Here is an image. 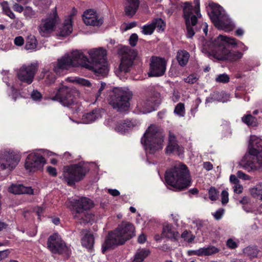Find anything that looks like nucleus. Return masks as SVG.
I'll use <instances>...</instances> for the list:
<instances>
[{"instance_id":"5","label":"nucleus","mask_w":262,"mask_h":262,"mask_svg":"<svg viewBox=\"0 0 262 262\" xmlns=\"http://www.w3.org/2000/svg\"><path fill=\"white\" fill-rule=\"evenodd\" d=\"M91 62H89V69L92 70L98 76L105 77L108 69L106 61V51L102 48L94 49L89 51Z\"/></svg>"},{"instance_id":"41","label":"nucleus","mask_w":262,"mask_h":262,"mask_svg":"<svg viewBox=\"0 0 262 262\" xmlns=\"http://www.w3.org/2000/svg\"><path fill=\"white\" fill-rule=\"evenodd\" d=\"M174 112L180 116H183L185 113L184 104L182 103H178L175 107Z\"/></svg>"},{"instance_id":"37","label":"nucleus","mask_w":262,"mask_h":262,"mask_svg":"<svg viewBox=\"0 0 262 262\" xmlns=\"http://www.w3.org/2000/svg\"><path fill=\"white\" fill-rule=\"evenodd\" d=\"M243 252L245 255L250 258L255 257L258 254V250L255 246H249L244 249Z\"/></svg>"},{"instance_id":"59","label":"nucleus","mask_w":262,"mask_h":262,"mask_svg":"<svg viewBox=\"0 0 262 262\" xmlns=\"http://www.w3.org/2000/svg\"><path fill=\"white\" fill-rule=\"evenodd\" d=\"M243 190V187L240 184H236L234 187V192L239 194L242 193Z\"/></svg>"},{"instance_id":"42","label":"nucleus","mask_w":262,"mask_h":262,"mask_svg":"<svg viewBox=\"0 0 262 262\" xmlns=\"http://www.w3.org/2000/svg\"><path fill=\"white\" fill-rule=\"evenodd\" d=\"M209 198L212 201H215L218 198L219 191L214 187H211L208 191Z\"/></svg>"},{"instance_id":"51","label":"nucleus","mask_w":262,"mask_h":262,"mask_svg":"<svg viewBox=\"0 0 262 262\" xmlns=\"http://www.w3.org/2000/svg\"><path fill=\"white\" fill-rule=\"evenodd\" d=\"M41 97V94L36 90H34L31 93V98L35 100L40 99Z\"/></svg>"},{"instance_id":"64","label":"nucleus","mask_w":262,"mask_h":262,"mask_svg":"<svg viewBox=\"0 0 262 262\" xmlns=\"http://www.w3.org/2000/svg\"><path fill=\"white\" fill-rule=\"evenodd\" d=\"M230 182L234 184H237L239 183V180L236 178V177L234 175H231L230 177Z\"/></svg>"},{"instance_id":"33","label":"nucleus","mask_w":262,"mask_h":262,"mask_svg":"<svg viewBox=\"0 0 262 262\" xmlns=\"http://www.w3.org/2000/svg\"><path fill=\"white\" fill-rule=\"evenodd\" d=\"M133 126V123L128 120H122L118 122L115 130L119 132H124Z\"/></svg>"},{"instance_id":"3","label":"nucleus","mask_w":262,"mask_h":262,"mask_svg":"<svg viewBox=\"0 0 262 262\" xmlns=\"http://www.w3.org/2000/svg\"><path fill=\"white\" fill-rule=\"evenodd\" d=\"M164 137L162 129L156 125H151L144 133L141 142H144L145 149L148 152L154 154L162 148Z\"/></svg>"},{"instance_id":"13","label":"nucleus","mask_w":262,"mask_h":262,"mask_svg":"<svg viewBox=\"0 0 262 262\" xmlns=\"http://www.w3.org/2000/svg\"><path fill=\"white\" fill-rule=\"evenodd\" d=\"M250 156L246 165L251 169L262 167V140L257 139L254 146L249 150Z\"/></svg>"},{"instance_id":"61","label":"nucleus","mask_w":262,"mask_h":262,"mask_svg":"<svg viewBox=\"0 0 262 262\" xmlns=\"http://www.w3.org/2000/svg\"><path fill=\"white\" fill-rule=\"evenodd\" d=\"M9 252L8 250L0 251V261L7 257Z\"/></svg>"},{"instance_id":"25","label":"nucleus","mask_w":262,"mask_h":262,"mask_svg":"<svg viewBox=\"0 0 262 262\" xmlns=\"http://www.w3.org/2000/svg\"><path fill=\"white\" fill-rule=\"evenodd\" d=\"M179 233L174 231L172 225L165 224L163 227L162 236L167 238L176 240Z\"/></svg>"},{"instance_id":"22","label":"nucleus","mask_w":262,"mask_h":262,"mask_svg":"<svg viewBox=\"0 0 262 262\" xmlns=\"http://www.w3.org/2000/svg\"><path fill=\"white\" fill-rule=\"evenodd\" d=\"M214 44L217 46V47L213 53V57L219 60H226L227 59H224V57H227L229 50L227 49L224 44H222L220 42L217 43L215 41V39L214 40Z\"/></svg>"},{"instance_id":"39","label":"nucleus","mask_w":262,"mask_h":262,"mask_svg":"<svg viewBox=\"0 0 262 262\" xmlns=\"http://www.w3.org/2000/svg\"><path fill=\"white\" fill-rule=\"evenodd\" d=\"M0 4L2 7L4 13L6 15L8 16L11 19H14L15 17L14 14L12 12L10 7H9L7 2H3Z\"/></svg>"},{"instance_id":"24","label":"nucleus","mask_w":262,"mask_h":262,"mask_svg":"<svg viewBox=\"0 0 262 262\" xmlns=\"http://www.w3.org/2000/svg\"><path fill=\"white\" fill-rule=\"evenodd\" d=\"M9 192L15 194H33V190L31 187H25L23 185L12 184L8 189Z\"/></svg>"},{"instance_id":"30","label":"nucleus","mask_w":262,"mask_h":262,"mask_svg":"<svg viewBox=\"0 0 262 262\" xmlns=\"http://www.w3.org/2000/svg\"><path fill=\"white\" fill-rule=\"evenodd\" d=\"M84 23L86 25L100 26L103 23V19L99 18L97 15H93L92 17L83 18Z\"/></svg>"},{"instance_id":"57","label":"nucleus","mask_w":262,"mask_h":262,"mask_svg":"<svg viewBox=\"0 0 262 262\" xmlns=\"http://www.w3.org/2000/svg\"><path fill=\"white\" fill-rule=\"evenodd\" d=\"M251 193L254 196L260 195L261 194V190L257 188H253L251 189Z\"/></svg>"},{"instance_id":"45","label":"nucleus","mask_w":262,"mask_h":262,"mask_svg":"<svg viewBox=\"0 0 262 262\" xmlns=\"http://www.w3.org/2000/svg\"><path fill=\"white\" fill-rule=\"evenodd\" d=\"M154 30L155 26L151 23L148 25L143 26L142 32L144 34L150 35L153 33Z\"/></svg>"},{"instance_id":"9","label":"nucleus","mask_w":262,"mask_h":262,"mask_svg":"<svg viewBox=\"0 0 262 262\" xmlns=\"http://www.w3.org/2000/svg\"><path fill=\"white\" fill-rule=\"evenodd\" d=\"M89 171V167L81 163L65 166L63 180L68 185L72 186L76 183L82 180Z\"/></svg>"},{"instance_id":"12","label":"nucleus","mask_w":262,"mask_h":262,"mask_svg":"<svg viewBox=\"0 0 262 262\" xmlns=\"http://www.w3.org/2000/svg\"><path fill=\"white\" fill-rule=\"evenodd\" d=\"M118 54L121 56L120 71L128 72L137 55V52L129 47L121 46L118 49Z\"/></svg>"},{"instance_id":"2","label":"nucleus","mask_w":262,"mask_h":262,"mask_svg":"<svg viewBox=\"0 0 262 262\" xmlns=\"http://www.w3.org/2000/svg\"><path fill=\"white\" fill-rule=\"evenodd\" d=\"M165 181L168 185L177 190L181 191L186 189L191 183L187 167L182 163L176 164L166 172Z\"/></svg>"},{"instance_id":"54","label":"nucleus","mask_w":262,"mask_h":262,"mask_svg":"<svg viewBox=\"0 0 262 262\" xmlns=\"http://www.w3.org/2000/svg\"><path fill=\"white\" fill-rule=\"evenodd\" d=\"M227 246L231 249H234L237 247V244L232 239H229L227 242Z\"/></svg>"},{"instance_id":"38","label":"nucleus","mask_w":262,"mask_h":262,"mask_svg":"<svg viewBox=\"0 0 262 262\" xmlns=\"http://www.w3.org/2000/svg\"><path fill=\"white\" fill-rule=\"evenodd\" d=\"M243 53L238 51L230 52L229 51L227 57H224V59H227L226 60L230 61H235L238 59H241L243 56Z\"/></svg>"},{"instance_id":"46","label":"nucleus","mask_w":262,"mask_h":262,"mask_svg":"<svg viewBox=\"0 0 262 262\" xmlns=\"http://www.w3.org/2000/svg\"><path fill=\"white\" fill-rule=\"evenodd\" d=\"M138 39V35L135 33L132 34L129 38V44L131 46L135 47L137 45Z\"/></svg>"},{"instance_id":"1","label":"nucleus","mask_w":262,"mask_h":262,"mask_svg":"<svg viewBox=\"0 0 262 262\" xmlns=\"http://www.w3.org/2000/svg\"><path fill=\"white\" fill-rule=\"evenodd\" d=\"M135 235V228L129 223H123L118 228L108 233L102 245V252L104 253L107 250L115 246L124 244Z\"/></svg>"},{"instance_id":"7","label":"nucleus","mask_w":262,"mask_h":262,"mask_svg":"<svg viewBox=\"0 0 262 262\" xmlns=\"http://www.w3.org/2000/svg\"><path fill=\"white\" fill-rule=\"evenodd\" d=\"M209 6L211 9L209 13L210 18L216 28L226 31L232 30L234 28L233 23L225 14L222 7L214 3H210Z\"/></svg>"},{"instance_id":"8","label":"nucleus","mask_w":262,"mask_h":262,"mask_svg":"<svg viewBox=\"0 0 262 262\" xmlns=\"http://www.w3.org/2000/svg\"><path fill=\"white\" fill-rule=\"evenodd\" d=\"M73 206L75 208L73 217L79 223H88L93 220L94 215L88 211L93 206V203L90 199L82 198L76 200L73 202Z\"/></svg>"},{"instance_id":"63","label":"nucleus","mask_w":262,"mask_h":262,"mask_svg":"<svg viewBox=\"0 0 262 262\" xmlns=\"http://www.w3.org/2000/svg\"><path fill=\"white\" fill-rule=\"evenodd\" d=\"M203 167L207 170H210L213 168V165L211 163L206 162L204 163Z\"/></svg>"},{"instance_id":"20","label":"nucleus","mask_w":262,"mask_h":262,"mask_svg":"<svg viewBox=\"0 0 262 262\" xmlns=\"http://www.w3.org/2000/svg\"><path fill=\"white\" fill-rule=\"evenodd\" d=\"M69 55L73 67L81 66L89 69L88 59L83 53L76 50Z\"/></svg>"},{"instance_id":"31","label":"nucleus","mask_w":262,"mask_h":262,"mask_svg":"<svg viewBox=\"0 0 262 262\" xmlns=\"http://www.w3.org/2000/svg\"><path fill=\"white\" fill-rule=\"evenodd\" d=\"M215 41L217 43L219 42L222 44H224L226 47L227 45H231L232 46H235L237 45L236 39L234 38L228 37L226 36L220 35L216 39Z\"/></svg>"},{"instance_id":"27","label":"nucleus","mask_w":262,"mask_h":262,"mask_svg":"<svg viewBox=\"0 0 262 262\" xmlns=\"http://www.w3.org/2000/svg\"><path fill=\"white\" fill-rule=\"evenodd\" d=\"M72 30L71 18H69L66 20L62 27L59 28L58 35L66 37L72 33Z\"/></svg>"},{"instance_id":"47","label":"nucleus","mask_w":262,"mask_h":262,"mask_svg":"<svg viewBox=\"0 0 262 262\" xmlns=\"http://www.w3.org/2000/svg\"><path fill=\"white\" fill-rule=\"evenodd\" d=\"M222 203L223 205L226 204L229 201L228 192L224 190L221 193Z\"/></svg>"},{"instance_id":"34","label":"nucleus","mask_w":262,"mask_h":262,"mask_svg":"<svg viewBox=\"0 0 262 262\" xmlns=\"http://www.w3.org/2000/svg\"><path fill=\"white\" fill-rule=\"evenodd\" d=\"M149 254V251L148 250L139 249L135 255L133 262H143Z\"/></svg>"},{"instance_id":"15","label":"nucleus","mask_w":262,"mask_h":262,"mask_svg":"<svg viewBox=\"0 0 262 262\" xmlns=\"http://www.w3.org/2000/svg\"><path fill=\"white\" fill-rule=\"evenodd\" d=\"M46 161L39 153L33 152L29 154L25 162V168L30 171H35L42 169Z\"/></svg>"},{"instance_id":"14","label":"nucleus","mask_w":262,"mask_h":262,"mask_svg":"<svg viewBox=\"0 0 262 262\" xmlns=\"http://www.w3.org/2000/svg\"><path fill=\"white\" fill-rule=\"evenodd\" d=\"M56 8L46 18L42 19L41 23L38 26V31L42 37H49L54 30L56 25L59 22Z\"/></svg>"},{"instance_id":"44","label":"nucleus","mask_w":262,"mask_h":262,"mask_svg":"<svg viewBox=\"0 0 262 262\" xmlns=\"http://www.w3.org/2000/svg\"><path fill=\"white\" fill-rule=\"evenodd\" d=\"M230 78L227 74H223L218 75L216 78L215 81L220 83H228L229 81Z\"/></svg>"},{"instance_id":"28","label":"nucleus","mask_w":262,"mask_h":262,"mask_svg":"<svg viewBox=\"0 0 262 262\" xmlns=\"http://www.w3.org/2000/svg\"><path fill=\"white\" fill-rule=\"evenodd\" d=\"M100 117L99 110H93L92 111L83 115L82 119L86 123H91Z\"/></svg>"},{"instance_id":"52","label":"nucleus","mask_w":262,"mask_h":262,"mask_svg":"<svg viewBox=\"0 0 262 262\" xmlns=\"http://www.w3.org/2000/svg\"><path fill=\"white\" fill-rule=\"evenodd\" d=\"M24 40L23 37L17 36L14 39V43L17 46H21L24 44Z\"/></svg>"},{"instance_id":"4","label":"nucleus","mask_w":262,"mask_h":262,"mask_svg":"<svg viewBox=\"0 0 262 262\" xmlns=\"http://www.w3.org/2000/svg\"><path fill=\"white\" fill-rule=\"evenodd\" d=\"M132 96V92L128 89L115 88L110 92L108 101L114 109L122 112L129 107Z\"/></svg>"},{"instance_id":"53","label":"nucleus","mask_w":262,"mask_h":262,"mask_svg":"<svg viewBox=\"0 0 262 262\" xmlns=\"http://www.w3.org/2000/svg\"><path fill=\"white\" fill-rule=\"evenodd\" d=\"M93 15H97L96 13H95L93 10H89L85 11L83 15V18L88 17H92Z\"/></svg>"},{"instance_id":"50","label":"nucleus","mask_w":262,"mask_h":262,"mask_svg":"<svg viewBox=\"0 0 262 262\" xmlns=\"http://www.w3.org/2000/svg\"><path fill=\"white\" fill-rule=\"evenodd\" d=\"M224 212V209L223 208H220L213 214V216L216 220H219L222 217Z\"/></svg>"},{"instance_id":"36","label":"nucleus","mask_w":262,"mask_h":262,"mask_svg":"<svg viewBox=\"0 0 262 262\" xmlns=\"http://www.w3.org/2000/svg\"><path fill=\"white\" fill-rule=\"evenodd\" d=\"M242 121L249 126H256L257 124L256 118L251 114H247L242 118Z\"/></svg>"},{"instance_id":"10","label":"nucleus","mask_w":262,"mask_h":262,"mask_svg":"<svg viewBox=\"0 0 262 262\" xmlns=\"http://www.w3.org/2000/svg\"><path fill=\"white\" fill-rule=\"evenodd\" d=\"M38 69V65L37 63L24 64L15 70L16 77L21 83L30 84L34 80Z\"/></svg>"},{"instance_id":"32","label":"nucleus","mask_w":262,"mask_h":262,"mask_svg":"<svg viewBox=\"0 0 262 262\" xmlns=\"http://www.w3.org/2000/svg\"><path fill=\"white\" fill-rule=\"evenodd\" d=\"M189 58L188 52L185 50L179 51L177 52V59L180 65L184 66L188 62Z\"/></svg>"},{"instance_id":"29","label":"nucleus","mask_w":262,"mask_h":262,"mask_svg":"<svg viewBox=\"0 0 262 262\" xmlns=\"http://www.w3.org/2000/svg\"><path fill=\"white\" fill-rule=\"evenodd\" d=\"M82 245L86 248L91 250L94 244V237L93 234L90 233H85L81 239Z\"/></svg>"},{"instance_id":"11","label":"nucleus","mask_w":262,"mask_h":262,"mask_svg":"<svg viewBox=\"0 0 262 262\" xmlns=\"http://www.w3.org/2000/svg\"><path fill=\"white\" fill-rule=\"evenodd\" d=\"M78 95L77 90L62 85L58 88L52 99L59 101L63 106L69 107L74 103L75 97Z\"/></svg>"},{"instance_id":"58","label":"nucleus","mask_w":262,"mask_h":262,"mask_svg":"<svg viewBox=\"0 0 262 262\" xmlns=\"http://www.w3.org/2000/svg\"><path fill=\"white\" fill-rule=\"evenodd\" d=\"M105 86H106V83L105 82H101V86L99 88V90H98V93H97V94L96 95V98L97 99H98V98L100 96V95H101L102 92L103 91V90L104 89Z\"/></svg>"},{"instance_id":"16","label":"nucleus","mask_w":262,"mask_h":262,"mask_svg":"<svg viewBox=\"0 0 262 262\" xmlns=\"http://www.w3.org/2000/svg\"><path fill=\"white\" fill-rule=\"evenodd\" d=\"M166 68V61L165 59L157 56H152L150 58L149 77L161 76L164 75Z\"/></svg>"},{"instance_id":"49","label":"nucleus","mask_w":262,"mask_h":262,"mask_svg":"<svg viewBox=\"0 0 262 262\" xmlns=\"http://www.w3.org/2000/svg\"><path fill=\"white\" fill-rule=\"evenodd\" d=\"M47 171L52 177H56L57 174L56 168L51 166H47Z\"/></svg>"},{"instance_id":"21","label":"nucleus","mask_w":262,"mask_h":262,"mask_svg":"<svg viewBox=\"0 0 262 262\" xmlns=\"http://www.w3.org/2000/svg\"><path fill=\"white\" fill-rule=\"evenodd\" d=\"M71 67L73 66L70 55L66 54L58 59L56 65L54 67L53 71L56 74H58L60 73L61 70H67Z\"/></svg>"},{"instance_id":"35","label":"nucleus","mask_w":262,"mask_h":262,"mask_svg":"<svg viewBox=\"0 0 262 262\" xmlns=\"http://www.w3.org/2000/svg\"><path fill=\"white\" fill-rule=\"evenodd\" d=\"M37 41L34 35H30L26 39L25 48L27 50L34 49L36 48Z\"/></svg>"},{"instance_id":"56","label":"nucleus","mask_w":262,"mask_h":262,"mask_svg":"<svg viewBox=\"0 0 262 262\" xmlns=\"http://www.w3.org/2000/svg\"><path fill=\"white\" fill-rule=\"evenodd\" d=\"M13 8L14 11L18 12L19 13H21V12H23L24 10L23 7L17 3H15L13 5Z\"/></svg>"},{"instance_id":"6","label":"nucleus","mask_w":262,"mask_h":262,"mask_svg":"<svg viewBox=\"0 0 262 262\" xmlns=\"http://www.w3.org/2000/svg\"><path fill=\"white\" fill-rule=\"evenodd\" d=\"M194 6L190 3L185 2L183 7V17L187 30V36L191 38L194 34L192 28L198 23V17H201L199 0H194Z\"/></svg>"},{"instance_id":"23","label":"nucleus","mask_w":262,"mask_h":262,"mask_svg":"<svg viewBox=\"0 0 262 262\" xmlns=\"http://www.w3.org/2000/svg\"><path fill=\"white\" fill-rule=\"evenodd\" d=\"M139 7V0H126L124 6L125 15L130 17H133L136 14Z\"/></svg>"},{"instance_id":"17","label":"nucleus","mask_w":262,"mask_h":262,"mask_svg":"<svg viewBox=\"0 0 262 262\" xmlns=\"http://www.w3.org/2000/svg\"><path fill=\"white\" fill-rule=\"evenodd\" d=\"M49 249L52 253L61 254L68 251V248L66 244L58 237L57 234L49 236L47 241Z\"/></svg>"},{"instance_id":"19","label":"nucleus","mask_w":262,"mask_h":262,"mask_svg":"<svg viewBox=\"0 0 262 262\" xmlns=\"http://www.w3.org/2000/svg\"><path fill=\"white\" fill-rule=\"evenodd\" d=\"M166 154H174L180 155L183 152V148L177 143L174 134L171 131L169 132L168 143L166 148Z\"/></svg>"},{"instance_id":"60","label":"nucleus","mask_w":262,"mask_h":262,"mask_svg":"<svg viewBox=\"0 0 262 262\" xmlns=\"http://www.w3.org/2000/svg\"><path fill=\"white\" fill-rule=\"evenodd\" d=\"M44 209L45 208L43 206L37 207L34 209L37 215L38 216L39 219L40 218V216L41 213L43 212Z\"/></svg>"},{"instance_id":"55","label":"nucleus","mask_w":262,"mask_h":262,"mask_svg":"<svg viewBox=\"0 0 262 262\" xmlns=\"http://www.w3.org/2000/svg\"><path fill=\"white\" fill-rule=\"evenodd\" d=\"M78 82L82 85L86 86H90L91 82L86 79H79L78 80Z\"/></svg>"},{"instance_id":"43","label":"nucleus","mask_w":262,"mask_h":262,"mask_svg":"<svg viewBox=\"0 0 262 262\" xmlns=\"http://www.w3.org/2000/svg\"><path fill=\"white\" fill-rule=\"evenodd\" d=\"M24 14L27 18H29L34 17L36 14L35 12L32 9V8L29 6L25 8Z\"/></svg>"},{"instance_id":"40","label":"nucleus","mask_w":262,"mask_h":262,"mask_svg":"<svg viewBox=\"0 0 262 262\" xmlns=\"http://www.w3.org/2000/svg\"><path fill=\"white\" fill-rule=\"evenodd\" d=\"M155 29L157 28L159 31H164L165 24L161 18L155 19L152 22Z\"/></svg>"},{"instance_id":"26","label":"nucleus","mask_w":262,"mask_h":262,"mask_svg":"<svg viewBox=\"0 0 262 262\" xmlns=\"http://www.w3.org/2000/svg\"><path fill=\"white\" fill-rule=\"evenodd\" d=\"M219 249L214 246H209L207 248H200L194 250L192 253L198 256H208L217 253Z\"/></svg>"},{"instance_id":"48","label":"nucleus","mask_w":262,"mask_h":262,"mask_svg":"<svg viewBox=\"0 0 262 262\" xmlns=\"http://www.w3.org/2000/svg\"><path fill=\"white\" fill-rule=\"evenodd\" d=\"M197 79L198 78H196V76L192 74L188 76L187 78H185L184 81L186 83L193 84L196 81Z\"/></svg>"},{"instance_id":"62","label":"nucleus","mask_w":262,"mask_h":262,"mask_svg":"<svg viewBox=\"0 0 262 262\" xmlns=\"http://www.w3.org/2000/svg\"><path fill=\"white\" fill-rule=\"evenodd\" d=\"M108 192L114 196H117L120 195V192L117 189H108Z\"/></svg>"},{"instance_id":"18","label":"nucleus","mask_w":262,"mask_h":262,"mask_svg":"<svg viewBox=\"0 0 262 262\" xmlns=\"http://www.w3.org/2000/svg\"><path fill=\"white\" fill-rule=\"evenodd\" d=\"M19 161V157L13 152L5 151L0 157V168L12 170L16 167Z\"/></svg>"}]
</instances>
